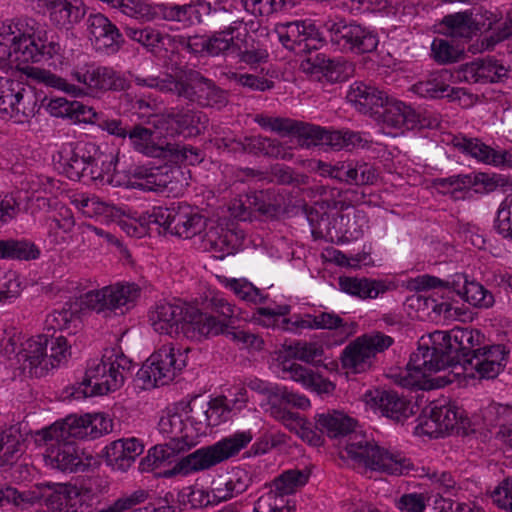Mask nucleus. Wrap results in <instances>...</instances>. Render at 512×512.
I'll return each instance as SVG.
<instances>
[{"label": "nucleus", "mask_w": 512, "mask_h": 512, "mask_svg": "<svg viewBox=\"0 0 512 512\" xmlns=\"http://www.w3.org/2000/svg\"><path fill=\"white\" fill-rule=\"evenodd\" d=\"M486 338L480 330L454 327L449 331L437 330L421 337L418 348L410 355L405 370L395 377L404 388H422V379L431 373L461 365L466 368L469 358L481 351Z\"/></svg>", "instance_id": "nucleus-1"}, {"label": "nucleus", "mask_w": 512, "mask_h": 512, "mask_svg": "<svg viewBox=\"0 0 512 512\" xmlns=\"http://www.w3.org/2000/svg\"><path fill=\"white\" fill-rule=\"evenodd\" d=\"M356 424L355 419L337 410L315 416V429L321 434L330 438L348 437L344 450L355 467L389 475H406L414 469L410 459L401 452L385 449L356 432Z\"/></svg>", "instance_id": "nucleus-2"}, {"label": "nucleus", "mask_w": 512, "mask_h": 512, "mask_svg": "<svg viewBox=\"0 0 512 512\" xmlns=\"http://www.w3.org/2000/svg\"><path fill=\"white\" fill-rule=\"evenodd\" d=\"M37 22L29 16H20L3 21L0 24V60L22 62H42L60 59L62 47L53 39L44 35H35Z\"/></svg>", "instance_id": "nucleus-3"}, {"label": "nucleus", "mask_w": 512, "mask_h": 512, "mask_svg": "<svg viewBox=\"0 0 512 512\" xmlns=\"http://www.w3.org/2000/svg\"><path fill=\"white\" fill-rule=\"evenodd\" d=\"M157 87L203 107H222L228 102L225 90L194 69L182 70L175 76L166 75L158 81Z\"/></svg>", "instance_id": "nucleus-4"}, {"label": "nucleus", "mask_w": 512, "mask_h": 512, "mask_svg": "<svg viewBox=\"0 0 512 512\" xmlns=\"http://www.w3.org/2000/svg\"><path fill=\"white\" fill-rule=\"evenodd\" d=\"M253 439L250 430L236 432L227 436L213 445L202 447L196 451L181 457L175 465L164 471L163 475H188L192 472L209 469L225 460L236 456Z\"/></svg>", "instance_id": "nucleus-5"}, {"label": "nucleus", "mask_w": 512, "mask_h": 512, "mask_svg": "<svg viewBox=\"0 0 512 512\" xmlns=\"http://www.w3.org/2000/svg\"><path fill=\"white\" fill-rule=\"evenodd\" d=\"M323 28L333 46L342 52L371 53L377 49L379 39L375 31L344 18L329 19Z\"/></svg>", "instance_id": "nucleus-6"}, {"label": "nucleus", "mask_w": 512, "mask_h": 512, "mask_svg": "<svg viewBox=\"0 0 512 512\" xmlns=\"http://www.w3.org/2000/svg\"><path fill=\"white\" fill-rule=\"evenodd\" d=\"M394 339L382 332L374 331L363 334L350 342L342 351V367L358 374L369 370L378 353L392 346Z\"/></svg>", "instance_id": "nucleus-7"}, {"label": "nucleus", "mask_w": 512, "mask_h": 512, "mask_svg": "<svg viewBox=\"0 0 512 512\" xmlns=\"http://www.w3.org/2000/svg\"><path fill=\"white\" fill-rule=\"evenodd\" d=\"M324 38L315 27L310 24L305 40L301 44V54L309 53L310 55L302 64L304 71L315 76L318 80L325 79L327 82H341L347 77L348 63L342 58H329L323 53L311 54L312 50H317L322 44Z\"/></svg>", "instance_id": "nucleus-8"}, {"label": "nucleus", "mask_w": 512, "mask_h": 512, "mask_svg": "<svg viewBox=\"0 0 512 512\" xmlns=\"http://www.w3.org/2000/svg\"><path fill=\"white\" fill-rule=\"evenodd\" d=\"M186 359L172 343L162 345L137 371V378L152 386L171 382L184 367Z\"/></svg>", "instance_id": "nucleus-9"}, {"label": "nucleus", "mask_w": 512, "mask_h": 512, "mask_svg": "<svg viewBox=\"0 0 512 512\" xmlns=\"http://www.w3.org/2000/svg\"><path fill=\"white\" fill-rule=\"evenodd\" d=\"M127 137L134 149L147 157L176 160H186L189 154L198 157V151L192 146L168 142L160 132L142 125H135L127 132Z\"/></svg>", "instance_id": "nucleus-10"}, {"label": "nucleus", "mask_w": 512, "mask_h": 512, "mask_svg": "<svg viewBox=\"0 0 512 512\" xmlns=\"http://www.w3.org/2000/svg\"><path fill=\"white\" fill-rule=\"evenodd\" d=\"M113 365H109L104 359L99 362L93 361L87 367L82 380L72 386L71 395L80 399L118 390L124 384L125 376L114 369Z\"/></svg>", "instance_id": "nucleus-11"}, {"label": "nucleus", "mask_w": 512, "mask_h": 512, "mask_svg": "<svg viewBox=\"0 0 512 512\" xmlns=\"http://www.w3.org/2000/svg\"><path fill=\"white\" fill-rule=\"evenodd\" d=\"M96 424L92 415H69L62 421H57L49 427L35 433V442L39 445L53 441H69V438H97Z\"/></svg>", "instance_id": "nucleus-12"}, {"label": "nucleus", "mask_w": 512, "mask_h": 512, "mask_svg": "<svg viewBox=\"0 0 512 512\" xmlns=\"http://www.w3.org/2000/svg\"><path fill=\"white\" fill-rule=\"evenodd\" d=\"M139 294L140 288L135 283L117 284L86 293L84 304L97 313L120 310L123 314L122 307L126 306L129 309V305L139 297Z\"/></svg>", "instance_id": "nucleus-13"}, {"label": "nucleus", "mask_w": 512, "mask_h": 512, "mask_svg": "<svg viewBox=\"0 0 512 512\" xmlns=\"http://www.w3.org/2000/svg\"><path fill=\"white\" fill-rule=\"evenodd\" d=\"M178 336L200 342L209 336H216L225 332L228 323L217 321V318L202 312L195 306L185 303L182 317H180Z\"/></svg>", "instance_id": "nucleus-14"}, {"label": "nucleus", "mask_w": 512, "mask_h": 512, "mask_svg": "<svg viewBox=\"0 0 512 512\" xmlns=\"http://www.w3.org/2000/svg\"><path fill=\"white\" fill-rule=\"evenodd\" d=\"M364 397L368 405L395 423H403L415 413L411 401L395 391L376 389L368 391Z\"/></svg>", "instance_id": "nucleus-15"}, {"label": "nucleus", "mask_w": 512, "mask_h": 512, "mask_svg": "<svg viewBox=\"0 0 512 512\" xmlns=\"http://www.w3.org/2000/svg\"><path fill=\"white\" fill-rule=\"evenodd\" d=\"M424 417L427 419L421 422L426 427V432L436 436L448 433L454 428L465 429L469 422L463 416V411L454 405L431 404L423 409Z\"/></svg>", "instance_id": "nucleus-16"}, {"label": "nucleus", "mask_w": 512, "mask_h": 512, "mask_svg": "<svg viewBox=\"0 0 512 512\" xmlns=\"http://www.w3.org/2000/svg\"><path fill=\"white\" fill-rule=\"evenodd\" d=\"M510 69L494 57L478 58L461 65L459 78L470 83H501L509 76Z\"/></svg>", "instance_id": "nucleus-17"}, {"label": "nucleus", "mask_w": 512, "mask_h": 512, "mask_svg": "<svg viewBox=\"0 0 512 512\" xmlns=\"http://www.w3.org/2000/svg\"><path fill=\"white\" fill-rule=\"evenodd\" d=\"M48 344L49 334H40L28 339L17 353L18 361L23 363V369H28L31 376L41 377L50 367H55L48 360Z\"/></svg>", "instance_id": "nucleus-18"}, {"label": "nucleus", "mask_w": 512, "mask_h": 512, "mask_svg": "<svg viewBox=\"0 0 512 512\" xmlns=\"http://www.w3.org/2000/svg\"><path fill=\"white\" fill-rule=\"evenodd\" d=\"M380 109L376 120L383 124L402 130L422 129L426 126L420 115L409 105L388 96L387 103Z\"/></svg>", "instance_id": "nucleus-19"}, {"label": "nucleus", "mask_w": 512, "mask_h": 512, "mask_svg": "<svg viewBox=\"0 0 512 512\" xmlns=\"http://www.w3.org/2000/svg\"><path fill=\"white\" fill-rule=\"evenodd\" d=\"M288 136L296 138V147L303 149L319 148L325 152L331 151L332 141L338 140V135L319 125L293 119Z\"/></svg>", "instance_id": "nucleus-20"}, {"label": "nucleus", "mask_w": 512, "mask_h": 512, "mask_svg": "<svg viewBox=\"0 0 512 512\" xmlns=\"http://www.w3.org/2000/svg\"><path fill=\"white\" fill-rule=\"evenodd\" d=\"M207 121L206 115L202 114V112L176 106L168 109L166 113L156 116L153 125L157 130L168 129L169 126L173 127L175 125V130L178 134L188 131L192 135L199 134V125L205 124Z\"/></svg>", "instance_id": "nucleus-21"}, {"label": "nucleus", "mask_w": 512, "mask_h": 512, "mask_svg": "<svg viewBox=\"0 0 512 512\" xmlns=\"http://www.w3.org/2000/svg\"><path fill=\"white\" fill-rule=\"evenodd\" d=\"M318 169L328 173L332 178L355 185H371L378 178L376 169L368 162H362L353 167L351 164L341 166L332 165L331 162H318Z\"/></svg>", "instance_id": "nucleus-22"}, {"label": "nucleus", "mask_w": 512, "mask_h": 512, "mask_svg": "<svg viewBox=\"0 0 512 512\" xmlns=\"http://www.w3.org/2000/svg\"><path fill=\"white\" fill-rule=\"evenodd\" d=\"M346 97L359 112L376 118L384 103H387L388 95L377 87L355 82L350 86Z\"/></svg>", "instance_id": "nucleus-23"}, {"label": "nucleus", "mask_w": 512, "mask_h": 512, "mask_svg": "<svg viewBox=\"0 0 512 512\" xmlns=\"http://www.w3.org/2000/svg\"><path fill=\"white\" fill-rule=\"evenodd\" d=\"M87 7L82 0H50L47 14L51 24L70 30L85 17Z\"/></svg>", "instance_id": "nucleus-24"}, {"label": "nucleus", "mask_w": 512, "mask_h": 512, "mask_svg": "<svg viewBox=\"0 0 512 512\" xmlns=\"http://www.w3.org/2000/svg\"><path fill=\"white\" fill-rule=\"evenodd\" d=\"M206 229V218L195 211L190 205L184 203L175 205L169 234L184 239H191Z\"/></svg>", "instance_id": "nucleus-25"}, {"label": "nucleus", "mask_w": 512, "mask_h": 512, "mask_svg": "<svg viewBox=\"0 0 512 512\" xmlns=\"http://www.w3.org/2000/svg\"><path fill=\"white\" fill-rule=\"evenodd\" d=\"M451 144L463 155L475 160H512V148L492 147L479 138L457 135L452 138Z\"/></svg>", "instance_id": "nucleus-26"}, {"label": "nucleus", "mask_w": 512, "mask_h": 512, "mask_svg": "<svg viewBox=\"0 0 512 512\" xmlns=\"http://www.w3.org/2000/svg\"><path fill=\"white\" fill-rule=\"evenodd\" d=\"M185 303L159 302L149 312V321L153 329L159 334L178 336L180 317Z\"/></svg>", "instance_id": "nucleus-27"}, {"label": "nucleus", "mask_w": 512, "mask_h": 512, "mask_svg": "<svg viewBox=\"0 0 512 512\" xmlns=\"http://www.w3.org/2000/svg\"><path fill=\"white\" fill-rule=\"evenodd\" d=\"M48 457L56 468L63 472H84L90 462H84L73 441H55L50 444Z\"/></svg>", "instance_id": "nucleus-28"}, {"label": "nucleus", "mask_w": 512, "mask_h": 512, "mask_svg": "<svg viewBox=\"0 0 512 512\" xmlns=\"http://www.w3.org/2000/svg\"><path fill=\"white\" fill-rule=\"evenodd\" d=\"M234 149H241L253 157L281 158L282 160L294 157L291 153L292 146L286 147L277 139L262 136L246 137L243 142H238Z\"/></svg>", "instance_id": "nucleus-29"}, {"label": "nucleus", "mask_w": 512, "mask_h": 512, "mask_svg": "<svg viewBox=\"0 0 512 512\" xmlns=\"http://www.w3.org/2000/svg\"><path fill=\"white\" fill-rule=\"evenodd\" d=\"M86 23L90 38L95 41L96 45L105 48L114 46L119 48L124 43L123 34L102 13H91Z\"/></svg>", "instance_id": "nucleus-30"}, {"label": "nucleus", "mask_w": 512, "mask_h": 512, "mask_svg": "<svg viewBox=\"0 0 512 512\" xmlns=\"http://www.w3.org/2000/svg\"><path fill=\"white\" fill-rule=\"evenodd\" d=\"M143 449L144 446L136 438L116 440L106 447V462L114 469L126 471Z\"/></svg>", "instance_id": "nucleus-31"}, {"label": "nucleus", "mask_w": 512, "mask_h": 512, "mask_svg": "<svg viewBox=\"0 0 512 512\" xmlns=\"http://www.w3.org/2000/svg\"><path fill=\"white\" fill-rule=\"evenodd\" d=\"M160 10L165 20L191 26L206 21L207 15L210 14V3L198 0L185 5H162Z\"/></svg>", "instance_id": "nucleus-32"}, {"label": "nucleus", "mask_w": 512, "mask_h": 512, "mask_svg": "<svg viewBox=\"0 0 512 512\" xmlns=\"http://www.w3.org/2000/svg\"><path fill=\"white\" fill-rule=\"evenodd\" d=\"M339 286L343 292L361 299H374L396 288L394 283L385 280L357 277H340Z\"/></svg>", "instance_id": "nucleus-33"}, {"label": "nucleus", "mask_w": 512, "mask_h": 512, "mask_svg": "<svg viewBox=\"0 0 512 512\" xmlns=\"http://www.w3.org/2000/svg\"><path fill=\"white\" fill-rule=\"evenodd\" d=\"M284 203V196L274 188L246 193V206L267 218H276L283 211Z\"/></svg>", "instance_id": "nucleus-34"}, {"label": "nucleus", "mask_w": 512, "mask_h": 512, "mask_svg": "<svg viewBox=\"0 0 512 512\" xmlns=\"http://www.w3.org/2000/svg\"><path fill=\"white\" fill-rule=\"evenodd\" d=\"M174 169L165 162L161 166L134 165L129 168L132 178L144 180L139 185L151 191H162L172 182Z\"/></svg>", "instance_id": "nucleus-35"}, {"label": "nucleus", "mask_w": 512, "mask_h": 512, "mask_svg": "<svg viewBox=\"0 0 512 512\" xmlns=\"http://www.w3.org/2000/svg\"><path fill=\"white\" fill-rule=\"evenodd\" d=\"M50 491L48 494L41 493L38 490H31L40 495V499L35 503L44 501L47 505H51L58 512H75L71 510L74 506L72 501L77 500L80 496L76 486L68 484H43Z\"/></svg>", "instance_id": "nucleus-36"}, {"label": "nucleus", "mask_w": 512, "mask_h": 512, "mask_svg": "<svg viewBox=\"0 0 512 512\" xmlns=\"http://www.w3.org/2000/svg\"><path fill=\"white\" fill-rule=\"evenodd\" d=\"M473 14L469 11L448 14L438 24L439 33L459 39H471L475 32Z\"/></svg>", "instance_id": "nucleus-37"}, {"label": "nucleus", "mask_w": 512, "mask_h": 512, "mask_svg": "<svg viewBox=\"0 0 512 512\" xmlns=\"http://www.w3.org/2000/svg\"><path fill=\"white\" fill-rule=\"evenodd\" d=\"M72 204L87 217L103 216L107 221H115L120 216H126V212L121 207L103 202L94 195H78L72 200Z\"/></svg>", "instance_id": "nucleus-38"}, {"label": "nucleus", "mask_w": 512, "mask_h": 512, "mask_svg": "<svg viewBox=\"0 0 512 512\" xmlns=\"http://www.w3.org/2000/svg\"><path fill=\"white\" fill-rule=\"evenodd\" d=\"M185 447H188L187 442L176 438H172L167 444L156 445L148 451V454L144 458L141 459L139 469L141 471H150L154 468L160 467L164 462L171 463V458L180 451H184Z\"/></svg>", "instance_id": "nucleus-39"}, {"label": "nucleus", "mask_w": 512, "mask_h": 512, "mask_svg": "<svg viewBox=\"0 0 512 512\" xmlns=\"http://www.w3.org/2000/svg\"><path fill=\"white\" fill-rule=\"evenodd\" d=\"M125 35L133 41L141 44L148 52L158 56L165 51L166 41L170 40V36L163 34L161 31L152 27H130L124 28Z\"/></svg>", "instance_id": "nucleus-40"}, {"label": "nucleus", "mask_w": 512, "mask_h": 512, "mask_svg": "<svg viewBox=\"0 0 512 512\" xmlns=\"http://www.w3.org/2000/svg\"><path fill=\"white\" fill-rule=\"evenodd\" d=\"M23 444L22 434L15 426L0 431V466L14 464L23 453Z\"/></svg>", "instance_id": "nucleus-41"}, {"label": "nucleus", "mask_w": 512, "mask_h": 512, "mask_svg": "<svg viewBox=\"0 0 512 512\" xmlns=\"http://www.w3.org/2000/svg\"><path fill=\"white\" fill-rule=\"evenodd\" d=\"M235 181L245 182L252 179L268 180L278 184H290L293 180L289 167L281 164L272 166L271 171H261L253 168H240L234 172Z\"/></svg>", "instance_id": "nucleus-42"}, {"label": "nucleus", "mask_w": 512, "mask_h": 512, "mask_svg": "<svg viewBox=\"0 0 512 512\" xmlns=\"http://www.w3.org/2000/svg\"><path fill=\"white\" fill-rule=\"evenodd\" d=\"M411 90L420 97L428 99L459 98V89L450 87L439 75H431L425 80L418 81Z\"/></svg>", "instance_id": "nucleus-43"}, {"label": "nucleus", "mask_w": 512, "mask_h": 512, "mask_svg": "<svg viewBox=\"0 0 512 512\" xmlns=\"http://www.w3.org/2000/svg\"><path fill=\"white\" fill-rule=\"evenodd\" d=\"M103 66H88L74 70L72 79L79 83V95L97 96L103 93L102 83Z\"/></svg>", "instance_id": "nucleus-44"}, {"label": "nucleus", "mask_w": 512, "mask_h": 512, "mask_svg": "<svg viewBox=\"0 0 512 512\" xmlns=\"http://www.w3.org/2000/svg\"><path fill=\"white\" fill-rule=\"evenodd\" d=\"M232 237L230 231L221 226L212 225L206 230L202 238V247L204 250L220 253L215 256L222 259L225 255L231 254L234 249L231 245L230 238Z\"/></svg>", "instance_id": "nucleus-45"}, {"label": "nucleus", "mask_w": 512, "mask_h": 512, "mask_svg": "<svg viewBox=\"0 0 512 512\" xmlns=\"http://www.w3.org/2000/svg\"><path fill=\"white\" fill-rule=\"evenodd\" d=\"M22 72L30 79L39 84H44L73 96H79V86L67 82L66 79L53 74L52 72L37 67L26 66Z\"/></svg>", "instance_id": "nucleus-46"}, {"label": "nucleus", "mask_w": 512, "mask_h": 512, "mask_svg": "<svg viewBox=\"0 0 512 512\" xmlns=\"http://www.w3.org/2000/svg\"><path fill=\"white\" fill-rule=\"evenodd\" d=\"M18 89L19 93L15 94L13 110H11L10 113H21L27 118L34 117L45 105L47 96H44L41 99V103L38 104V97L31 87L25 86L21 81H19Z\"/></svg>", "instance_id": "nucleus-47"}, {"label": "nucleus", "mask_w": 512, "mask_h": 512, "mask_svg": "<svg viewBox=\"0 0 512 512\" xmlns=\"http://www.w3.org/2000/svg\"><path fill=\"white\" fill-rule=\"evenodd\" d=\"M237 26H227L225 29L215 31L210 37H206V55L219 56L226 53H235L239 46L234 42L233 33Z\"/></svg>", "instance_id": "nucleus-48"}, {"label": "nucleus", "mask_w": 512, "mask_h": 512, "mask_svg": "<svg viewBox=\"0 0 512 512\" xmlns=\"http://www.w3.org/2000/svg\"><path fill=\"white\" fill-rule=\"evenodd\" d=\"M40 251L37 246L26 240H0V258L33 260L37 259Z\"/></svg>", "instance_id": "nucleus-49"}, {"label": "nucleus", "mask_w": 512, "mask_h": 512, "mask_svg": "<svg viewBox=\"0 0 512 512\" xmlns=\"http://www.w3.org/2000/svg\"><path fill=\"white\" fill-rule=\"evenodd\" d=\"M148 492L142 489L136 490L130 494H123L110 505L105 508L98 509L95 512H152V506L148 505L143 508L134 507L145 502L148 498Z\"/></svg>", "instance_id": "nucleus-50"}, {"label": "nucleus", "mask_w": 512, "mask_h": 512, "mask_svg": "<svg viewBox=\"0 0 512 512\" xmlns=\"http://www.w3.org/2000/svg\"><path fill=\"white\" fill-rule=\"evenodd\" d=\"M309 474L300 470H288L283 472L273 481L274 491H270L266 497L270 495H288L295 491L297 487L304 486L308 482Z\"/></svg>", "instance_id": "nucleus-51"}, {"label": "nucleus", "mask_w": 512, "mask_h": 512, "mask_svg": "<svg viewBox=\"0 0 512 512\" xmlns=\"http://www.w3.org/2000/svg\"><path fill=\"white\" fill-rule=\"evenodd\" d=\"M174 210V204L170 207H154L151 213L140 218V225L147 226L148 230H155L158 234L170 233Z\"/></svg>", "instance_id": "nucleus-52"}, {"label": "nucleus", "mask_w": 512, "mask_h": 512, "mask_svg": "<svg viewBox=\"0 0 512 512\" xmlns=\"http://www.w3.org/2000/svg\"><path fill=\"white\" fill-rule=\"evenodd\" d=\"M284 360L297 359L306 363L320 361L324 351L317 343L297 341L290 345H283Z\"/></svg>", "instance_id": "nucleus-53"}, {"label": "nucleus", "mask_w": 512, "mask_h": 512, "mask_svg": "<svg viewBox=\"0 0 512 512\" xmlns=\"http://www.w3.org/2000/svg\"><path fill=\"white\" fill-rule=\"evenodd\" d=\"M469 304L479 308H489L494 304L493 294L476 281L465 280L463 291H457Z\"/></svg>", "instance_id": "nucleus-54"}, {"label": "nucleus", "mask_w": 512, "mask_h": 512, "mask_svg": "<svg viewBox=\"0 0 512 512\" xmlns=\"http://www.w3.org/2000/svg\"><path fill=\"white\" fill-rule=\"evenodd\" d=\"M462 184L482 185L485 192H491L498 187H512V176L497 173L479 172L474 174L473 179L470 175L463 177Z\"/></svg>", "instance_id": "nucleus-55"}, {"label": "nucleus", "mask_w": 512, "mask_h": 512, "mask_svg": "<svg viewBox=\"0 0 512 512\" xmlns=\"http://www.w3.org/2000/svg\"><path fill=\"white\" fill-rule=\"evenodd\" d=\"M40 499V495L32 491H19L10 485L0 487V507L6 504L14 506H23L25 504H35Z\"/></svg>", "instance_id": "nucleus-56"}, {"label": "nucleus", "mask_w": 512, "mask_h": 512, "mask_svg": "<svg viewBox=\"0 0 512 512\" xmlns=\"http://www.w3.org/2000/svg\"><path fill=\"white\" fill-rule=\"evenodd\" d=\"M431 52L436 62L448 64L457 62L464 56V49L451 45L443 39H434Z\"/></svg>", "instance_id": "nucleus-57"}, {"label": "nucleus", "mask_w": 512, "mask_h": 512, "mask_svg": "<svg viewBox=\"0 0 512 512\" xmlns=\"http://www.w3.org/2000/svg\"><path fill=\"white\" fill-rule=\"evenodd\" d=\"M76 320H78V316L70 307L62 308L61 310H54L50 313L45 320V325L47 331L52 330L54 334L56 331L69 330L72 323Z\"/></svg>", "instance_id": "nucleus-58"}, {"label": "nucleus", "mask_w": 512, "mask_h": 512, "mask_svg": "<svg viewBox=\"0 0 512 512\" xmlns=\"http://www.w3.org/2000/svg\"><path fill=\"white\" fill-rule=\"evenodd\" d=\"M481 356H474L469 358V362L466 365L465 370H474L480 379H494L496 378L505 367V363H493V361H487L480 359Z\"/></svg>", "instance_id": "nucleus-59"}, {"label": "nucleus", "mask_w": 512, "mask_h": 512, "mask_svg": "<svg viewBox=\"0 0 512 512\" xmlns=\"http://www.w3.org/2000/svg\"><path fill=\"white\" fill-rule=\"evenodd\" d=\"M244 9L252 15L270 16L280 11L287 3V0H241Z\"/></svg>", "instance_id": "nucleus-60"}, {"label": "nucleus", "mask_w": 512, "mask_h": 512, "mask_svg": "<svg viewBox=\"0 0 512 512\" xmlns=\"http://www.w3.org/2000/svg\"><path fill=\"white\" fill-rule=\"evenodd\" d=\"M19 80L0 77V113L9 114L13 110V101L19 93Z\"/></svg>", "instance_id": "nucleus-61"}, {"label": "nucleus", "mask_w": 512, "mask_h": 512, "mask_svg": "<svg viewBox=\"0 0 512 512\" xmlns=\"http://www.w3.org/2000/svg\"><path fill=\"white\" fill-rule=\"evenodd\" d=\"M254 121L263 129L271 130L280 136H288L292 128L293 119L257 114Z\"/></svg>", "instance_id": "nucleus-62"}, {"label": "nucleus", "mask_w": 512, "mask_h": 512, "mask_svg": "<svg viewBox=\"0 0 512 512\" xmlns=\"http://www.w3.org/2000/svg\"><path fill=\"white\" fill-rule=\"evenodd\" d=\"M495 228L499 234L512 239V198L509 200V197H506L501 203L495 220Z\"/></svg>", "instance_id": "nucleus-63"}, {"label": "nucleus", "mask_w": 512, "mask_h": 512, "mask_svg": "<svg viewBox=\"0 0 512 512\" xmlns=\"http://www.w3.org/2000/svg\"><path fill=\"white\" fill-rule=\"evenodd\" d=\"M491 498L500 508L512 512V476L503 479L492 491Z\"/></svg>", "instance_id": "nucleus-64"}]
</instances>
